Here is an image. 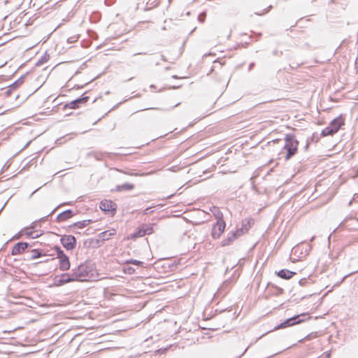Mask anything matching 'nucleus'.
I'll list each match as a JSON object with an SVG mask.
<instances>
[{
  "label": "nucleus",
  "mask_w": 358,
  "mask_h": 358,
  "mask_svg": "<svg viewBox=\"0 0 358 358\" xmlns=\"http://www.w3.org/2000/svg\"><path fill=\"white\" fill-rule=\"evenodd\" d=\"M75 281H93L95 280L98 276L96 271L86 264L80 265L73 273Z\"/></svg>",
  "instance_id": "obj_1"
},
{
  "label": "nucleus",
  "mask_w": 358,
  "mask_h": 358,
  "mask_svg": "<svg viewBox=\"0 0 358 358\" xmlns=\"http://www.w3.org/2000/svg\"><path fill=\"white\" fill-rule=\"evenodd\" d=\"M54 250L57 252V257L59 259V268L62 271H66L70 268L71 263L69 258L64 254L59 247L55 246Z\"/></svg>",
  "instance_id": "obj_2"
},
{
  "label": "nucleus",
  "mask_w": 358,
  "mask_h": 358,
  "mask_svg": "<svg viewBox=\"0 0 358 358\" xmlns=\"http://www.w3.org/2000/svg\"><path fill=\"white\" fill-rule=\"evenodd\" d=\"M297 147L298 142L296 140L292 138H286L285 145L284 146V149L287 152L285 157L286 159H289L290 157L295 155L297 150Z\"/></svg>",
  "instance_id": "obj_3"
},
{
  "label": "nucleus",
  "mask_w": 358,
  "mask_h": 358,
  "mask_svg": "<svg viewBox=\"0 0 358 358\" xmlns=\"http://www.w3.org/2000/svg\"><path fill=\"white\" fill-rule=\"evenodd\" d=\"M226 227L225 222L223 219L220 218L213 225L212 229V236L213 238H218L223 234Z\"/></svg>",
  "instance_id": "obj_4"
},
{
  "label": "nucleus",
  "mask_w": 358,
  "mask_h": 358,
  "mask_svg": "<svg viewBox=\"0 0 358 358\" xmlns=\"http://www.w3.org/2000/svg\"><path fill=\"white\" fill-rule=\"evenodd\" d=\"M153 232L152 227L150 226L143 225L140 227L135 233L130 234L127 239H136L137 238L143 237L146 234H151Z\"/></svg>",
  "instance_id": "obj_5"
},
{
  "label": "nucleus",
  "mask_w": 358,
  "mask_h": 358,
  "mask_svg": "<svg viewBox=\"0 0 358 358\" xmlns=\"http://www.w3.org/2000/svg\"><path fill=\"white\" fill-rule=\"evenodd\" d=\"M73 273H63L60 275L55 276L54 278V285L57 287L62 286L66 283L74 282Z\"/></svg>",
  "instance_id": "obj_6"
},
{
  "label": "nucleus",
  "mask_w": 358,
  "mask_h": 358,
  "mask_svg": "<svg viewBox=\"0 0 358 358\" xmlns=\"http://www.w3.org/2000/svg\"><path fill=\"white\" fill-rule=\"evenodd\" d=\"M99 208L104 211L113 214L117 209V204L111 200L104 199L99 203Z\"/></svg>",
  "instance_id": "obj_7"
},
{
  "label": "nucleus",
  "mask_w": 358,
  "mask_h": 358,
  "mask_svg": "<svg viewBox=\"0 0 358 358\" xmlns=\"http://www.w3.org/2000/svg\"><path fill=\"white\" fill-rule=\"evenodd\" d=\"M76 238L71 235H65L61 238L62 245L69 250H73L76 247Z\"/></svg>",
  "instance_id": "obj_8"
},
{
  "label": "nucleus",
  "mask_w": 358,
  "mask_h": 358,
  "mask_svg": "<svg viewBox=\"0 0 358 358\" xmlns=\"http://www.w3.org/2000/svg\"><path fill=\"white\" fill-rule=\"evenodd\" d=\"M89 101V96H83L81 98L73 100L64 106V108L77 109L80 105L85 104Z\"/></svg>",
  "instance_id": "obj_9"
},
{
  "label": "nucleus",
  "mask_w": 358,
  "mask_h": 358,
  "mask_svg": "<svg viewBox=\"0 0 358 358\" xmlns=\"http://www.w3.org/2000/svg\"><path fill=\"white\" fill-rule=\"evenodd\" d=\"M310 250V248L309 245L306 244H300L296 246H295L293 248V252L294 255L299 254V255L298 257L299 259L304 258L308 253V252Z\"/></svg>",
  "instance_id": "obj_10"
},
{
  "label": "nucleus",
  "mask_w": 358,
  "mask_h": 358,
  "mask_svg": "<svg viewBox=\"0 0 358 358\" xmlns=\"http://www.w3.org/2000/svg\"><path fill=\"white\" fill-rule=\"evenodd\" d=\"M28 244L24 242H21L15 244L11 250V255L13 256L22 254L27 248Z\"/></svg>",
  "instance_id": "obj_11"
},
{
  "label": "nucleus",
  "mask_w": 358,
  "mask_h": 358,
  "mask_svg": "<svg viewBox=\"0 0 358 358\" xmlns=\"http://www.w3.org/2000/svg\"><path fill=\"white\" fill-rule=\"evenodd\" d=\"M343 124L344 120L341 116H339L334 119L329 124V126L331 127V129L336 134Z\"/></svg>",
  "instance_id": "obj_12"
},
{
  "label": "nucleus",
  "mask_w": 358,
  "mask_h": 358,
  "mask_svg": "<svg viewBox=\"0 0 358 358\" xmlns=\"http://www.w3.org/2000/svg\"><path fill=\"white\" fill-rule=\"evenodd\" d=\"M297 318L298 317H294L287 320L284 322L279 324L277 327H275V329H283L296 324H299L300 322V320H296Z\"/></svg>",
  "instance_id": "obj_13"
},
{
  "label": "nucleus",
  "mask_w": 358,
  "mask_h": 358,
  "mask_svg": "<svg viewBox=\"0 0 358 358\" xmlns=\"http://www.w3.org/2000/svg\"><path fill=\"white\" fill-rule=\"evenodd\" d=\"M296 274L295 272L291 271L287 269H281L278 272L276 273V275L282 279L285 280H289L291 279L294 275Z\"/></svg>",
  "instance_id": "obj_14"
},
{
  "label": "nucleus",
  "mask_w": 358,
  "mask_h": 358,
  "mask_svg": "<svg viewBox=\"0 0 358 358\" xmlns=\"http://www.w3.org/2000/svg\"><path fill=\"white\" fill-rule=\"evenodd\" d=\"M115 234L116 230L115 229H112L101 233L99 237L103 240H108L111 236H115Z\"/></svg>",
  "instance_id": "obj_15"
},
{
  "label": "nucleus",
  "mask_w": 358,
  "mask_h": 358,
  "mask_svg": "<svg viewBox=\"0 0 358 358\" xmlns=\"http://www.w3.org/2000/svg\"><path fill=\"white\" fill-rule=\"evenodd\" d=\"M72 216V213L71 210H67V211H65L62 213H60L57 218L59 221H64V220H66L69 218H70Z\"/></svg>",
  "instance_id": "obj_16"
},
{
  "label": "nucleus",
  "mask_w": 358,
  "mask_h": 358,
  "mask_svg": "<svg viewBox=\"0 0 358 358\" xmlns=\"http://www.w3.org/2000/svg\"><path fill=\"white\" fill-rule=\"evenodd\" d=\"M334 134H335L334 131H333L331 127L329 125L328 127H327L326 128H324V129H322L321 131L320 136H331Z\"/></svg>",
  "instance_id": "obj_17"
},
{
  "label": "nucleus",
  "mask_w": 358,
  "mask_h": 358,
  "mask_svg": "<svg viewBox=\"0 0 358 358\" xmlns=\"http://www.w3.org/2000/svg\"><path fill=\"white\" fill-rule=\"evenodd\" d=\"M134 187V185L132 184H130V183H124L123 185H122L121 186H120L118 187V189L119 190H126V191H129V190H131L133 189Z\"/></svg>",
  "instance_id": "obj_18"
},
{
  "label": "nucleus",
  "mask_w": 358,
  "mask_h": 358,
  "mask_svg": "<svg viewBox=\"0 0 358 358\" xmlns=\"http://www.w3.org/2000/svg\"><path fill=\"white\" fill-rule=\"evenodd\" d=\"M236 238V236L235 235H233L231 237H229L227 239H224L222 241V246H226V245H228L229 244H231L234 240Z\"/></svg>",
  "instance_id": "obj_19"
},
{
  "label": "nucleus",
  "mask_w": 358,
  "mask_h": 358,
  "mask_svg": "<svg viewBox=\"0 0 358 358\" xmlns=\"http://www.w3.org/2000/svg\"><path fill=\"white\" fill-rule=\"evenodd\" d=\"M31 252L32 254V259L39 258L42 256L41 252L38 250H32Z\"/></svg>",
  "instance_id": "obj_20"
},
{
  "label": "nucleus",
  "mask_w": 358,
  "mask_h": 358,
  "mask_svg": "<svg viewBox=\"0 0 358 358\" xmlns=\"http://www.w3.org/2000/svg\"><path fill=\"white\" fill-rule=\"evenodd\" d=\"M123 271L126 274H133L135 272V269L131 266L124 267Z\"/></svg>",
  "instance_id": "obj_21"
},
{
  "label": "nucleus",
  "mask_w": 358,
  "mask_h": 358,
  "mask_svg": "<svg viewBox=\"0 0 358 358\" xmlns=\"http://www.w3.org/2000/svg\"><path fill=\"white\" fill-rule=\"evenodd\" d=\"M127 264H132L137 266H141L143 264V262L138 260L130 259L127 261Z\"/></svg>",
  "instance_id": "obj_22"
},
{
  "label": "nucleus",
  "mask_w": 358,
  "mask_h": 358,
  "mask_svg": "<svg viewBox=\"0 0 358 358\" xmlns=\"http://www.w3.org/2000/svg\"><path fill=\"white\" fill-rule=\"evenodd\" d=\"M252 223H253V221H252V220H248L247 221L248 227H245V230H246V231H247V230L250 227V226H251V224H252Z\"/></svg>",
  "instance_id": "obj_23"
},
{
  "label": "nucleus",
  "mask_w": 358,
  "mask_h": 358,
  "mask_svg": "<svg viewBox=\"0 0 358 358\" xmlns=\"http://www.w3.org/2000/svg\"><path fill=\"white\" fill-rule=\"evenodd\" d=\"M205 17H206V15H205L204 13L201 14V15L199 16V21H201V22H203L204 21V20H205Z\"/></svg>",
  "instance_id": "obj_24"
},
{
  "label": "nucleus",
  "mask_w": 358,
  "mask_h": 358,
  "mask_svg": "<svg viewBox=\"0 0 358 358\" xmlns=\"http://www.w3.org/2000/svg\"><path fill=\"white\" fill-rule=\"evenodd\" d=\"M20 238V235L15 236L14 237V238H16V239Z\"/></svg>",
  "instance_id": "obj_25"
},
{
  "label": "nucleus",
  "mask_w": 358,
  "mask_h": 358,
  "mask_svg": "<svg viewBox=\"0 0 358 358\" xmlns=\"http://www.w3.org/2000/svg\"><path fill=\"white\" fill-rule=\"evenodd\" d=\"M130 175H131V176H138V174H137V173H134V174L131 173V174H130Z\"/></svg>",
  "instance_id": "obj_26"
},
{
  "label": "nucleus",
  "mask_w": 358,
  "mask_h": 358,
  "mask_svg": "<svg viewBox=\"0 0 358 358\" xmlns=\"http://www.w3.org/2000/svg\"><path fill=\"white\" fill-rule=\"evenodd\" d=\"M316 187H317V185L315 186V192H317Z\"/></svg>",
  "instance_id": "obj_27"
},
{
  "label": "nucleus",
  "mask_w": 358,
  "mask_h": 358,
  "mask_svg": "<svg viewBox=\"0 0 358 358\" xmlns=\"http://www.w3.org/2000/svg\"><path fill=\"white\" fill-rule=\"evenodd\" d=\"M34 237H38V235L37 234L36 236H32V238H34Z\"/></svg>",
  "instance_id": "obj_28"
},
{
  "label": "nucleus",
  "mask_w": 358,
  "mask_h": 358,
  "mask_svg": "<svg viewBox=\"0 0 358 358\" xmlns=\"http://www.w3.org/2000/svg\"><path fill=\"white\" fill-rule=\"evenodd\" d=\"M357 220H358V217H357Z\"/></svg>",
  "instance_id": "obj_29"
}]
</instances>
